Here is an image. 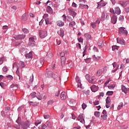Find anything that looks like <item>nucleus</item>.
<instances>
[{
	"label": "nucleus",
	"mask_w": 129,
	"mask_h": 129,
	"mask_svg": "<svg viewBox=\"0 0 129 129\" xmlns=\"http://www.w3.org/2000/svg\"><path fill=\"white\" fill-rule=\"evenodd\" d=\"M86 79L89 82L90 80V76L89 74L86 75Z\"/></svg>",
	"instance_id": "nucleus-41"
},
{
	"label": "nucleus",
	"mask_w": 129,
	"mask_h": 129,
	"mask_svg": "<svg viewBox=\"0 0 129 129\" xmlns=\"http://www.w3.org/2000/svg\"><path fill=\"white\" fill-rule=\"evenodd\" d=\"M41 127H39V129H45V128H46V127H48L47 126V125H46V124H44L42 125L41 126Z\"/></svg>",
	"instance_id": "nucleus-48"
},
{
	"label": "nucleus",
	"mask_w": 129,
	"mask_h": 129,
	"mask_svg": "<svg viewBox=\"0 0 129 129\" xmlns=\"http://www.w3.org/2000/svg\"><path fill=\"white\" fill-rule=\"evenodd\" d=\"M87 106L86 105V104H83L82 105V108H83V109H85V108H86V107H87Z\"/></svg>",
	"instance_id": "nucleus-61"
},
{
	"label": "nucleus",
	"mask_w": 129,
	"mask_h": 129,
	"mask_svg": "<svg viewBox=\"0 0 129 129\" xmlns=\"http://www.w3.org/2000/svg\"><path fill=\"white\" fill-rule=\"evenodd\" d=\"M85 61L86 63H90V62L91 61V58H87V59H85Z\"/></svg>",
	"instance_id": "nucleus-49"
},
{
	"label": "nucleus",
	"mask_w": 129,
	"mask_h": 129,
	"mask_svg": "<svg viewBox=\"0 0 129 129\" xmlns=\"http://www.w3.org/2000/svg\"><path fill=\"white\" fill-rule=\"evenodd\" d=\"M45 21L46 25H51V24H52V23L50 22V20H49V19L48 18L45 19Z\"/></svg>",
	"instance_id": "nucleus-29"
},
{
	"label": "nucleus",
	"mask_w": 129,
	"mask_h": 129,
	"mask_svg": "<svg viewBox=\"0 0 129 129\" xmlns=\"http://www.w3.org/2000/svg\"><path fill=\"white\" fill-rule=\"evenodd\" d=\"M76 47L77 48H79L80 49H81V45L80 44V43H77Z\"/></svg>",
	"instance_id": "nucleus-59"
},
{
	"label": "nucleus",
	"mask_w": 129,
	"mask_h": 129,
	"mask_svg": "<svg viewBox=\"0 0 129 129\" xmlns=\"http://www.w3.org/2000/svg\"><path fill=\"white\" fill-rule=\"evenodd\" d=\"M93 59L94 61H97V60H99L100 59V57L96 56L95 55H93Z\"/></svg>",
	"instance_id": "nucleus-28"
},
{
	"label": "nucleus",
	"mask_w": 129,
	"mask_h": 129,
	"mask_svg": "<svg viewBox=\"0 0 129 129\" xmlns=\"http://www.w3.org/2000/svg\"><path fill=\"white\" fill-rule=\"evenodd\" d=\"M68 10L70 14H71V15H73V16H76V15H77V14L75 12H74V10H73V9L69 8Z\"/></svg>",
	"instance_id": "nucleus-18"
},
{
	"label": "nucleus",
	"mask_w": 129,
	"mask_h": 129,
	"mask_svg": "<svg viewBox=\"0 0 129 129\" xmlns=\"http://www.w3.org/2000/svg\"><path fill=\"white\" fill-rule=\"evenodd\" d=\"M60 56L61 57V66H64V65H65V61H66V57H65V52H62L60 53Z\"/></svg>",
	"instance_id": "nucleus-1"
},
{
	"label": "nucleus",
	"mask_w": 129,
	"mask_h": 129,
	"mask_svg": "<svg viewBox=\"0 0 129 129\" xmlns=\"http://www.w3.org/2000/svg\"><path fill=\"white\" fill-rule=\"evenodd\" d=\"M30 96L31 97H32V98H35V97H36V92H32L31 94H30Z\"/></svg>",
	"instance_id": "nucleus-38"
},
{
	"label": "nucleus",
	"mask_w": 129,
	"mask_h": 129,
	"mask_svg": "<svg viewBox=\"0 0 129 129\" xmlns=\"http://www.w3.org/2000/svg\"><path fill=\"white\" fill-rule=\"evenodd\" d=\"M96 82V79H95V77H92L91 79H90V81H89V83H92L94 84Z\"/></svg>",
	"instance_id": "nucleus-16"
},
{
	"label": "nucleus",
	"mask_w": 129,
	"mask_h": 129,
	"mask_svg": "<svg viewBox=\"0 0 129 129\" xmlns=\"http://www.w3.org/2000/svg\"><path fill=\"white\" fill-rule=\"evenodd\" d=\"M109 12L112 14H115V10H113L112 9H110Z\"/></svg>",
	"instance_id": "nucleus-62"
},
{
	"label": "nucleus",
	"mask_w": 129,
	"mask_h": 129,
	"mask_svg": "<svg viewBox=\"0 0 129 129\" xmlns=\"http://www.w3.org/2000/svg\"><path fill=\"white\" fill-rule=\"evenodd\" d=\"M67 21L68 22H71V21H72V18L71 16H67Z\"/></svg>",
	"instance_id": "nucleus-35"
},
{
	"label": "nucleus",
	"mask_w": 129,
	"mask_h": 129,
	"mask_svg": "<svg viewBox=\"0 0 129 129\" xmlns=\"http://www.w3.org/2000/svg\"><path fill=\"white\" fill-rule=\"evenodd\" d=\"M101 119H103V120H106V118H107V115H101Z\"/></svg>",
	"instance_id": "nucleus-37"
},
{
	"label": "nucleus",
	"mask_w": 129,
	"mask_h": 129,
	"mask_svg": "<svg viewBox=\"0 0 129 129\" xmlns=\"http://www.w3.org/2000/svg\"><path fill=\"white\" fill-rule=\"evenodd\" d=\"M46 125L47 126V127H50V126H51V122H50V121H47L46 122Z\"/></svg>",
	"instance_id": "nucleus-45"
},
{
	"label": "nucleus",
	"mask_w": 129,
	"mask_h": 129,
	"mask_svg": "<svg viewBox=\"0 0 129 129\" xmlns=\"http://www.w3.org/2000/svg\"><path fill=\"white\" fill-rule=\"evenodd\" d=\"M57 34L60 36V37H63L64 36V30H60L57 32Z\"/></svg>",
	"instance_id": "nucleus-21"
},
{
	"label": "nucleus",
	"mask_w": 129,
	"mask_h": 129,
	"mask_svg": "<svg viewBox=\"0 0 129 129\" xmlns=\"http://www.w3.org/2000/svg\"><path fill=\"white\" fill-rule=\"evenodd\" d=\"M48 104H53L54 103V101L53 100H50L47 102Z\"/></svg>",
	"instance_id": "nucleus-60"
},
{
	"label": "nucleus",
	"mask_w": 129,
	"mask_h": 129,
	"mask_svg": "<svg viewBox=\"0 0 129 129\" xmlns=\"http://www.w3.org/2000/svg\"><path fill=\"white\" fill-rule=\"evenodd\" d=\"M78 40L80 43H83V38H82V37L78 38Z\"/></svg>",
	"instance_id": "nucleus-53"
},
{
	"label": "nucleus",
	"mask_w": 129,
	"mask_h": 129,
	"mask_svg": "<svg viewBox=\"0 0 129 129\" xmlns=\"http://www.w3.org/2000/svg\"><path fill=\"white\" fill-rule=\"evenodd\" d=\"M117 19V17L116 16L113 15L111 18V23L112 24H115L116 23V21Z\"/></svg>",
	"instance_id": "nucleus-15"
},
{
	"label": "nucleus",
	"mask_w": 129,
	"mask_h": 129,
	"mask_svg": "<svg viewBox=\"0 0 129 129\" xmlns=\"http://www.w3.org/2000/svg\"><path fill=\"white\" fill-rule=\"evenodd\" d=\"M120 13H121V11H120L119 7H117L115 8V14H116L117 15H120Z\"/></svg>",
	"instance_id": "nucleus-13"
},
{
	"label": "nucleus",
	"mask_w": 129,
	"mask_h": 129,
	"mask_svg": "<svg viewBox=\"0 0 129 129\" xmlns=\"http://www.w3.org/2000/svg\"><path fill=\"white\" fill-rule=\"evenodd\" d=\"M11 88H14V87H16V88H19V85L18 84H13L10 86Z\"/></svg>",
	"instance_id": "nucleus-31"
},
{
	"label": "nucleus",
	"mask_w": 129,
	"mask_h": 129,
	"mask_svg": "<svg viewBox=\"0 0 129 129\" xmlns=\"http://www.w3.org/2000/svg\"><path fill=\"white\" fill-rule=\"evenodd\" d=\"M122 91H123L124 93L126 94L129 90L128 88H126L125 86L122 85L121 86Z\"/></svg>",
	"instance_id": "nucleus-14"
},
{
	"label": "nucleus",
	"mask_w": 129,
	"mask_h": 129,
	"mask_svg": "<svg viewBox=\"0 0 129 129\" xmlns=\"http://www.w3.org/2000/svg\"><path fill=\"white\" fill-rule=\"evenodd\" d=\"M108 87L109 89H111V88H114V87H115V85L114 84L110 85Z\"/></svg>",
	"instance_id": "nucleus-44"
},
{
	"label": "nucleus",
	"mask_w": 129,
	"mask_h": 129,
	"mask_svg": "<svg viewBox=\"0 0 129 129\" xmlns=\"http://www.w3.org/2000/svg\"><path fill=\"white\" fill-rule=\"evenodd\" d=\"M46 11L47 13H49V14H52L53 13V9L50 7L48 6L46 9Z\"/></svg>",
	"instance_id": "nucleus-20"
},
{
	"label": "nucleus",
	"mask_w": 129,
	"mask_h": 129,
	"mask_svg": "<svg viewBox=\"0 0 129 129\" xmlns=\"http://www.w3.org/2000/svg\"><path fill=\"white\" fill-rule=\"evenodd\" d=\"M29 104L30 105H33V106H36V105H38V103H34L32 101L29 102Z\"/></svg>",
	"instance_id": "nucleus-33"
},
{
	"label": "nucleus",
	"mask_w": 129,
	"mask_h": 129,
	"mask_svg": "<svg viewBox=\"0 0 129 129\" xmlns=\"http://www.w3.org/2000/svg\"><path fill=\"white\" fill-rule=\"evenodd\" d=\"M26 37V35H17L15 37L16 40H23V39H25Z\"/></svg>",
	"instance_id": "nucleus-10"
},
{
	"label": "nucleus",
	"mask_w": 129,
	"mask_h": 129,
	"mask_svg": "<svg viewBox=\"0 0 129 129\" xmlns=\"http://www.w3.org/2000/svg\"><path fill=\"white\" fill-rule=\"evenodd\" d=\"M106 94L108 96L112 95V94H113V91H108L107 92Z\"/></svg>",
	"instance_id": "nucleus-50"
},
{
	"label": "nucleus",
	"mask_w": 129,
	"mask_h": 129,
	"mask_svg": "<svg viewBox=\"0 0 129 129\" xmlns=\"http://www.w3.org/2000/svg\"><path fill=\"white\" fill-rule=\"evenodd\" d=\"M119 47L118 46L113 45L112 46V49L113 51H114L115 50H118Z\"/></svg>",
	"instance_id": "nucleus-32"
},
{
	"label": "nucleus",
	"mask_w": 129,
	"mask_h": 129,
	"mask_svg": "<svg viewBox=\"0 0 129 129\" xmlns=\"http://www.w3.org/2000/svg\"><path fill=\"white\" fill-rule=\"evenodd\" d=\"M23 21H27L28 20V14H24L22 15Z\"/></svg>",
	"instance_id": "nucleus-24"
},
{
	"label": "nucleus",
	"mask_w": 129,
	"mask_h": 129,
	"mask_svg": "<svg viewBox=\"0 0 129 129\" xmlns=\"http://www.w3.org/2000/svg\"><path fill=\"white\" fill-rule=\"evenodd\" d=\"M95 116H97V117H99L100 113L98 111H96L94 113Z\"/></svg>",
	"instance_id": "nucleus-43"
},
{
	"label": "nucleus",
	"mask_w": 129,
	"mask_h": 129,
	"mask_svg": "<svg viewBox=\"0 0 129 129\" xmlns=\"http://www.w3.org/2000/svg\"><path fill=\"white\" fill-rule=\"evenodd\" d=\"M11 109V108L9 107H7L5 108V111L6 112H9L10 111V110Z\"/></svg>",
	"instance_id": "nucleus-55"
},
{
	"label": "nucleus",
	"mask_w": 129,
	"mask_h": 129,
	"mask_svg": "<svg viewBox=\"0 0 129 129\" xmlns=\"http://www.w3.org/2000/svg\"><path fill=\"white\" fill-rule=\"evenodd\" d=\"M40 62L41 65H43V64H44V62H45V59L44 58H40Z\"/></svg>",
	"instance_id": "nucleus-42"
},
{
	"label": "nucleus",
	"mask_w": 129,
	"mask_h": 129,
	"mask_svg": "<svg viewBox=\"0 0 129 129\" xmlns=\"http://www.w3.org/2000/svg\"><path fill=\"white\" fill-rule=\"evenodd\" d=\"M36 98L38 100H42V96L41 95V93H38L36 95Z\"/></svg>",
	"instance_id": "nucleus-25"
},
{
	"label": "nucleus",
	"mask_w": 129,
	"mask_h": 129,
	"mask_svg": "<svg viewBox=\"0 0 129 129\" xmlns=\"http://www.w3.org/2000/svg\"><path fill=\"white\" fill-rule=\"evenodd\" d=\"M22 128L23 129H27L29 126H30V122L28 121H26L25 122H23L21 123Z\"/></svg>",
	"instance_id": "nucleus-3"
},
{
	"label": "nucleus",
	"mask_w": 129,
	"mask_h": 129,
	"mask_svg": "<svg viewBox=\"0 0 129 129\" xmlns=\"http://www.w3.org/2000/svg\"><path fill=\"white\" fill-rule=\"evenodd\" d=\"M19 64L21 68L22 69L25 68V63L23 61H20Z\"/></svg>",
	"instance_id": "nucleus-26"
},
{
	"label": "nucleus",
	"mask_w": 129,
	"mask_h": 129,
	"mask_svg": "<svg viewBox=\"0 0 129 129\" xmlns=\"http://www.w3.org/2000/svg\"><path fill=\"white\" fill-rule=\"evenodd\" d=\"M122 106H123V103H120L117 107L118 110H120V109L122 108Z\"/></svg>",
	"instance_id": "nucleus-30"
},
{
	"label": "nucleus",
	"mask_w": 129,
	"mask_h": 129,
	"mask_svg": "<svg viewBox=\"0 0 129 129\" xmlns=\"http://www.w3.org/2000/svg\"><path fill=\"white\" fill-rule=\"evenodd\" d=\"M29 41L30 42H35L36 41V39H34L33 37L29 38Z\"/></svg>",
	"instance_id": "nucleus-52"
},
{
	"label": "nucleus",
	"mask_w": 129,
	"mask_h": 129,
	"mask_svg": "<svg viewBox=\"0 0 129 129\" xmlns=\"http://www.w3.org/2000/svg\"><path fill=\"white\" fill-rule=\"evenodd\" d=\"M91 90L93 92H96V91L98 90V87L95 85H93L91 87Z\"/></svg>",
	"instance_id": "nucleus-11"
},
{
	"label": "nucleus",
	"mask_w": 129,
	"mask_h": 129,
	"mask_svg": "<svg viewBox=\"0 0 129 129\" xmlns=\"http://www.w3.org/2000/svg\"><path fill=\"white\" fill-rule=\"evenodd\" d=\"M76 81L77 83L81 82V81L80 80V78H79V77H76Z\"/></svg>",
	"instance_id": "nucleus-47"
},
{
	"label": "nucleus",
	"mask_w": 129,
	"mask_h": 129,
	"mask_svg": "<svg viewBox=\"0 0 129 129\" xmlns=\"http://www.w3.org/2000/svg\"><path fill=\"white\" fill-rule=\"evenodd\" d=\"M125 11L126 13H129V7H127L125 9Z\"/></svg>",
	"instance_id": "nucleus-64"
},
{
	"label": "nucleus",
	"mask_w": 129,
	"mask_h": 129,
	"mask_svg": "<svg viewBox=\"0 0 129 129\" xmlns=\"http://www.w3.org/2000/svg\"><path fill=\"white\" fill-rule=\"evenodd\" d=\"M119 34H124V35H127V31L125 30V28L123 27H120L118 29Z\"/></svg>",
	"instance_id": "nucleus-5"
},
{
	"label": "nucleus",
	"mask_w": 129,
	"mask_h": 129,
	"mask_svg": "<svg viewBox=\"0 0 129 129\" xmlns=\"http://www.w3.org/2000/svg\"><path fill=\"white\" fill-rule=\"evenodd\" d=\"M13 69H17L16 71V74L17 75H18V77H19V80H20V79H21V75L20 74V70H19V69H20V68L18 67V66L17 65V63H15L13 64Z\"/></svg>",
	"instance_id": "nucleus-2"
},
{
	"label": "nucleus",
	"mask_w": 129,
	"mask_h": 129,
	"mask_svg": "<svg viewBox=\"0 0 129 129\" xmlns=\"http://www.w3.org/2000/svg\"><path fill=\"white\" fill-rule=\"evenodd\" d=\"M34 81V76H32V77H30V82L32 83Z\"/></svg>",
	"instance_id": "nucleus-58"
},
{
	"label": "nucleus",
	"mask_w": 129,
	"mask_h": 129,
	"mask_svg": "<svg viewBox=\"0 0 129 129\" xmlns=\"http://www.w3.org/2000/svg\"><path fill=\"white\" fill-rule=\"evenodd\" d=\"M57 25L59 27H63L64 26V23L60 20L57 22Z\"/></svg>",
	"instance_id": "nucleus-23"
},
{
	"label": "nucleus",
	"mask_w": 129,
	"mask_h": 129,
	"mask_svg": "<svg viewBox=\"0 0 129 129\" xmlns=\"http://www.w3.org/2000/svg\"><path fill=\"white\" fill-rule=\"evenodd\" d=\"M7 78H8L9 80H13V77L11 75H9V76H6Z\"/></svg>",
	"instance_id": "nucleus-46"
},
{
	"label": "nucleus",
	"mask_w": 129,
	"mask_h": 129,
	"mask_svg": "<svg viewBox=\"0 0 129 129\" xmlns=\"http://www.w3.org/2000/svg\"><path fill=\"white\" fill-rule=\"evenodd\" d=\"M3 70L4 72H7V71H8V68H7L6 67H4L3 68Z\"/></svg>",
	"instance_id": "nucleus-63"
},
{
	"label": "nucleus",
	"mask_w": 129,
	"mask_h": 129,
	"mask_svg": "<svg viewBox=\"0 0 129 129\" xmlns=\"http://www.w3.org/2000/svg\"><path fill=\"white\" fill-rule=\"evenodd\" d=\"M26 58H32L33 57L32 52H29L28 54H27L26 55Z\"/></svg>",
	"instance_id": "nucleus-34"
},
{
	"label": "nucleus",
	"mask_w": 129,
	"mask_h": 129,
	"mask_svg": "<svg viewBox=\"0 0 129 129\" xmlns=\"http://www.w3.org/2000/svg\"><path fill=\"white\" fill-rule=\"evenodd\" d=\"M22 31L24 33V34H28V33H29V30L26 28L22 29Z\"/></svg>",
	"instance_id": "nucleus-39"
},
{
	"label": "nucleus",
	"mask_w": 129,
	"mask_h": 129,
	"mask_svg": "<svg viewBox=\"0 0 129 129\" xmlns=\"http://www.w3.org/2000/svg\"><path fill=\"white\" fill-rule=\"evenodd\" d=\"M84 37L85 38H86L87 40H89L91 39V35H90V34H89L88 33H85L84 35Z\"/></svg>",
	"instance_id": "nucleus-22"
},
{
	"label": "nucleus",
	"mask_w": 129,
	"mask_h": 129,
	"mask_svg": "<svg viewBox=\"0 0 129 129\" xmlns=\"http://www.w3.org/2000/svg\"><path fill=\"white\" fill-rule=\"evenodd\" d=\"M101 2H102V0H101L100 2L98 3L97 9H101V4H99V3H101Z\"/></svg>",
	"instance_id": "nucleus-54"
},
{
	"label": "nucleus",
	"mask_w": 129,
	"mask_h": 129,
	"mask_svg": "<svg viewBox=\"0 0 129 129\" xmlns=\"http://www.w3.org/2000/svg\"><path fill=\"white\" fill-rule=\"evenodd\" d=\"M75 25H76L75 22L72 21V22H71V23L69 24V27H73V26H75Z\"/></svg>",
	"instance_id": "nucleus-36"
},
{
	"label": "nucleus",
	"mask_w": 129,
	"mask_h": 129,
	"mask_svg": "<svg viewBox=\"0 0 129 129\" xmlns=\"http://www.w3.org/2000/svg\"><path fill=\"white\" fill-rule=\"evenodd\" d=\"M102 73H103L102 70V69H99L97 71V74L96 75L97 76H98V77H99V76H101V75L102 74Z\"/></svg>",
	"instance_id": "nucleus-19"
},
{
	"label": "nucleus",
	"mask_w": 129,
	"mask_h": 129,
	"mask_svg": "<svg viewBox=\"0 0 129 129\" xmlns=\"http://www.w3.org/2000/svg\"><path fill=\"white\" fill-rule=\"evenodd\" d=\"M111 102V100H110V97H107L106 99V103L108 104V103H110Z\"/></svg>",
	"instance_id": "nucleus-27"
},
{
	"label": "nucleus",
	"mask_w": 129,
	"mask_h": 129,
	"mask_svg": "<svg viewBox=\"0 0 129 129\" xmlns=\"http://www.w3.org/2000/svg\"><path fill=\"white\" fill-rule=\"evenodd\" d=\"M52 55H53V54L51 52H48L47 53V56L49 57V58H51V57H52Z\"/></svg>",
	"instance_id": "nucleus-56"
},
{
	"label": "nucleus",
	"mask_w": 129,
	"mask_h": 129,
	"mask_svg": "<svg viewBox=\"0 0 129 129\" xmlns=\"http://www.w3.org/2000/svg\"><path fill=\"white\" fill-rule=\"evenodd\" d=\"M60 98L62 100H65L66 99V95H65V92H62L60 94Z\"/></svg>",
	"instance_id": "nucleus-17"
},
{
	"label": "nucleus",
	"mask_w": 129,
	"mask_h": 129,
	"mask_svg": "<svg viewBox=\"0 0 129 129\" xmlns=\"http://www.w3.org/2000/svg\"><path fill=\"white\" fill-rule=\"evenodd\" d=\"M39 34L40 38H44L47 37V32L42 30L39 31Z\"/></svg>",
	"instance_id": "nucleus-6"
},
{
	"label": "nucleus",
	"mask_w": 129,
	"mask_h": 129,
	"mask_svg": "<svg viewBox=\"0 0 129 129\" xmlns=\"http://www.w3.org/2000/svg\"><path fill=\"white\" fill-rule=\"evenodd\" d=\"M53 73L52 71H48L45 73V76L47 78H52Z\"/></svg>",
	"instance_id": "nucleus-7"
},
{
	"label": "nucleus",
	"mask_w": 129,
	"mask_h": 129,
	"mask_svg": "<svg viewBox=\"0 0 129 129\" xmlns=\"http://www.w3.org/2000/svg\"><path fill=\"white\" fill-rule=\"evenodd\" d=\"M80 4L79 6L80 8H83V7H87V9H88V6L86 5L85 6V0H79Z\"/></svg>",
	"instance_id": "nucleus-8"
},
{
	"label": "nucleus",
	"mask_w": 129,
	"mask_h": 129,
	"mask_svg": "<svg viewBox=\"0 0 129 129\" xmlns=\"http://www.w3.org/2000/svg\"><path fill=\"white\" fill-rule=\"evenodd\" d=\"M78 120L79 121H80L82 123H85V120H84V115L83 114H80L78 117Z\"/></svg>",
	"instance_id": "nucleus-4"
},
{
	"label": "nucleus",
	"mask_w": 129,
	"mask_h": 129,
	"mask_svg": "<svg viewBox=\"0 0 129 129\" xmlns=\"http://www.w3.org/2000/svg\"><path fill=\"white\" fill-rule=\"evenodd\" d=\"M103 43H105V41H102V40H100L98 42V46L100 47V48H102L103 47Z\"/></svg>",
	"instance_id": "nucleus-12"
},
{
	"label": "nucleus",
	"mask_w": 129,
	"mask_h": 129,
	"mask_svg": "<svg viewBox=\"0 0 129 129\" xmlns=\"http://www.w3.org/2000/svg\"><path fill=\"white\" fill-rule=\"evenodd\" d=\"M44 117L45 119H49V118H50V116L49 115H44Z\"/></svg>",
	"instance_id": "nucleus-57"
},
{
	"label": "nucleus",
	"mask_w": 129,
	"mask_h": 129,
	"mask_svg": "<svg viewBox=\"0 0 129 129\" xmlns=\"http://www.w3.org/2000/svg\"><path fill=\"white\" fill-rule=\"evenodd\" d=\"M78 87L79 88H82V84H81V82L78 83Z\"/></svg>",
	"instance_id": "nucleus-51"
},
{
	"label": "nucleus",
	"mask_w": 129,
	"mask_h": 129,
	"mask_svg": "<svg viewBox=\"0 0 129 129\" xmlns=\"http://www.w3.org/2000/svg\"><path fill=\"white\" fill-rule=\"evenodd\" d=\"M117 43L118 44H121V45H125V42H124V40L122 39V38H118L116 39Z\"/></svg>",
	"instance_id": "nucleus-9"
},
{
	"label": "nucleus",
	"mask_w": 129,
	"mask_h": 129,
	"mask_svg": "<svg viewBox=\"0 0 129 129\" xmlns=\"http://www.w3.org/2000/svg\"><path fill=\"white\" fill-rule=\"evenodd\" d=\"M52 78H53V79H56L57 77H58V74L57 73H54L52 75Z\"/></svg>",
	"instance_id": "nucleus-40"
}]
</instances>
